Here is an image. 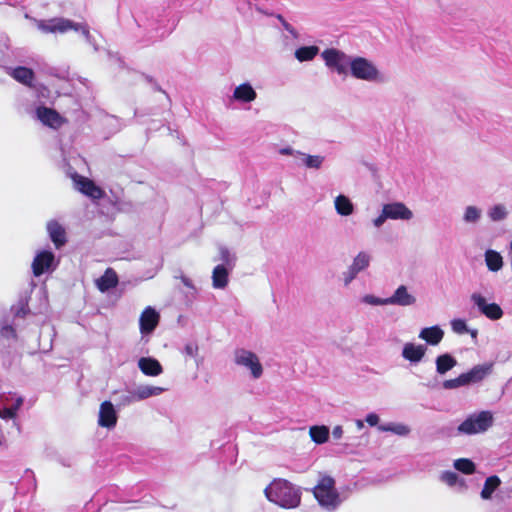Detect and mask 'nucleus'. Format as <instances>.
<instances>
[{
    "mask_svg": "<svg viewBox=\"0 0 512 512\" xmlns=\"http://www.w3.org/2000/svg\"><path fill=\"white\" fill-rule=\"evenodd\" d=\"M267 499L282 508L291 509L300 504L301 491L285 479H275L265 490Z\"/></svg>",
    "mask_w": 512,
    "mask_h": 512,
    "instance_id": "nucleus-1",
    "label": "nucleus"
},
{
    "mask_svg": "<svg viewBox=\"0 0 512 512\" xmlns=\"http://www.w3.org/2000/svg\"><path fill=\"white\" fill-rule=\"evenodd\" d=\"M38 27L45 33H66L69 30L80 31L86 41L94 47V50H98L86 24L76 23L66 18H52L47 21H41Z\"/></svg>",
    "mask_w": 512,
    "mask_h": 512,
    "instance_id": "nucleus-2",
    "label": "nucleus"
},
{
    "mask_svg": "<svg viewBox=\"0 0 512 512\" xmlns=\"http://www.w3.org/2000/svg\"><path fill=\"white\" fill-rule=\"evenodd\" d=\"M319 505L328 511H334L341 504L339 493L335 489V480L323 475L313 490Z\"/></svg>",
    "mask_w": 512,
    "mask_h": 512,
    "instance_id": "nucleus-3",
    "label": "nucleus"
},
{
    "mask_svg": "<svg viewBox=\"0 0 512 512\" xmlns=\"http://www.w3.org/2000/svg\"><path fill=\"white\" fill-rule=\"evenodd\" d=\"M349 72L352 77L367 82H379L382 75L377 66L369 59L361 56L352 57Z\"/></svg>",
    "mask_w": 512,
    "mask_h": 512,
    "instance_id": "nucleus-4",
    "label": "nucleus"
},
{
    "mask_svg": "<svg viewBox=\"0 0 512 512\" xmlns=\"http://www.w3.org/2000/svg\"><path fill=\"white\" fill-rule=\"evenodd\" d=\"M493 424V415L481 411L468 416L457 428L459 434L473 435L487 431Z\"/></svg>",
    "mask_w": 512,
    "mask_h": 512,
    "instance_id": "nucleus-5",
    "label": "nucleus"
},
{
    "mask_svg": "<svg viewBox=\"0 0 512 512\" xmlns=\"http://www.w3.org/2000/svg\"><path fill=\"white\" fill-rule=\"evenodd\" d=\"M413 218V212L402 202L387 203L382 206L381 213L373 219V226L377 229L388 220L409 221Z\"/></svg>",
    "mask_w": 512,
    "mask_h": 512,
    "instance_id": "nucleus-6",
    "label": "nucleus"
},
{
    "mask_svg": "<svg viewBox=\"0 0 512 512\" xmlns=\"http://www.w3.org/2000/svg\"><path fill=\"white\" fill-rule=\"evenodd\" d=\"M235 365L249 372L251 378L259 379L263 375V366L258 355L245 348H237L233 353Z\"/></svg>",
    "mask_w": 512,
    "mask_h": 512,
    "instance_id": "nucleus-7",
    "label": "nucleus"
},
{
    "mask_svg": "<svg viewBox=\"0 0 512 512\" xmlns=\"http://www.w3.org/2000/svg\"><path fill=\"white\" fill-rule=\"evenodd\" d=\"M321 57L325 65L332 71L339 75L348 74L352 57L345 52L336 48H328L321 53Z\"/></svg>",
    "mask_w": 512,
    "mask_h": 512,
    "instance_id": "nucleus-8",
    "label": "nucleus"
},
{
    "mask_svg": "<svg viewBox=\"0 0 512 512\" xmlns=\"http://www.w3.org/2000/svg\"><path fill=\"white\" fill-rule=\"evenodd\" d=\"M55 267V255L53 252L48 250L38 252L32 262V271L36 277H39L50 270H54Z\"/></svg>",
    "mask_w": 512,
    "mask_h": 512,
    "instance_id": "nucleus-9",
    "label": "nucleus"
},
{
    "mask_svg": "<svg viewBox=\"0 0 512 512\" xmlns=\"http://www.w3.org/2000/svg\"><path fill=\"white\" fill-rule=\"evenodd\" d=\"M471 301L481 314L491 320H498L503 316V310L497 303H487L486 299L479 293H473Z\"/></svg>",
    "mask_w": 512,
    "mask_h": 512,
    "instance_id": "nucleus-10",
    "label": "nucleus"
},
{
    "mask_svg": "<svg viewBox=\"0 0 512 512\" xmlns=\"http://www.w3.org/2000/svg\"><path fill=\"white\" fill-rule=\"evenodd\" d=\"M36 116L43 125L52 129H58L66 122L56 110L45 106L36 109Z\"/></svg>",
    "mask_w": 512,
    "mask_h": 512,
    "instance_id": "nucleus-11",
    "label": "nucleus"
},
{
    "mask_svg": "<svg viewBox=\"0 0 512 512\" xmlns=\"http://www.w3.org/2000/svg\"><path fill=\"white\" fill-rule=\"evenodd\" d=\"M117 420L118 415L112 402H102L99 409L98 425L103 428L112 429L116 426Z\"/></svg>",
    "mask_w": 512,
    "mask_h": 512,
    "instance_id": "nucleus-12",
    "label": "nucleus"
},
{
    "mask_svg": "<svg viewBox=\"0 0 512 512\" xmlns=\"http://www.w3.org/2000/svg\"><path fill=\"white\" fill-rule=\"evenodd\" d=\"M417 299L411 294L405 285H400L393 292V294L387 297L388 305L408 307L415 305Z\"/></svg>",
    "mask_w": 512,
    "mask_h": 512,
    "instance_id": "nucleus-13",
    "label": "nucleus"
},
{
    "mask_svg": "<svg viewBox=\"0 0 512 512\" xmlns=\"http://www.w3.org/2000/svg\"><path fill=\"white\" fill-rule=\"evenodd\" d=\"M73 180L76 189L82 194L92 199H100L103 197L102 189L96 186L92 180L77 174L74 176Z\"/></svg>",
    "mask_w": 512,
    "mask_h": 512,
    "instance_id": "nucleus-14",
    "label": "nucleus"
},
{
    "mask_svg": "<svg viewBox=\"0 0 512 512\" xmlns=\"http://www.w3.org/2000/svg\"><path fill=\"white\" fill-rule=\"evenodd\" d=\"M493 364L484 363L474 366L471 370L466 373H462L466 382V385L479 383L484 380L488 375L492 373Z\"/></svg>",
    "mask_w": 512,
    "mask_h": 512,
    "instance_id": "nucleus-15",
    "label": "nucleus"
},
{
    "mask_svg": "<svg viewBox=\"0 0 512 512\" xmlns=\"http://www.w3.org/2000/svg\"><path fill=\"white\" fill-rule=\"evenodd\" d=\"M159 322V314L158 312L148 306L144 309L142 312L140 319H139V325H140V331L142 334H149L151 333Z\"/></svg>",
    "mask_w": 512,
    "mask_h": 512,
    "instance_id": "nucleus-16",
    "label": "nucleus"
},
{
    "mask_svg": "<svg viewBox=\"0 0 512 512\" xmlns=\"http://www.w3.org/2000/svg\"><path fill=\"white\" fill-rule=\"evenodd\" d=\"M426 350L427 348L424 345L406 343L403 346L401 355L405 360H408L411 363H418L423 359Z\"/></svg>",
    "mask_w": 512,
    "mask_h": 512,
    "instance_id": "nucleus-17",
    "label": "nucleus"
},
{
    "mask_svg": "<svg viewBox=\"0 0 512 512\" xmlns=\"http://www.w3.org/2000/svg\"><path fill=\"white\" fill-rule=\"evenodd\" d=\"M6 72L13 77L19 83H22L27 86H32V82L34 80V72L32 69L18 66L16 68L5 67Z\"/></svg>",
    "mask_w": 512,
    "mask_h": 512,
    "instance_id": "nucleus-18",
    "label": "nucleus"
},
{
    "mask_svg": "<svg viewBox=\"0 0 512 512\" xmlns=\"http://www.w3.org/2000/svg\"><path fill=\"white\" fill-rule=\"evenodd\" d=\"M138 367L147 376H158L163 372L160 362L152 357H141L138 360Z\"/></svg>",
    "mask_w": 512,
    "mask_h": 512,
    "instance_id": "nucleus-19",
    "label": "nucleus"
},
{
    "mask_svg": "<svg viewBox=\"0 0 512 512\" xmlns=\"http://www.w3.org/2000/svg\"><path fill=\"white\" fill-rule=\"evenodd\" d=\"M47 231L56 248H60L66 243L65 229L57 221H49L47 223Z\"/></svg>",
    "mask_w": 512,
    "mask_h": 512,
    "instance_id": "nucleus-20",
    "label": "nucleus"
},
{
    "mask_svg": "<svg viewBox=\"0 0 512 512\" xmlns=\"http://www.w3.org/2000/svg\"><path fill=\"white\" fill-rule=\"evenodd\" d=\"M443 337L444 331L438 325L423 328L419 333V338L432 346L438 345Z\"/></svg>",
    "mask_w": 512,
    "mask_h": 512,
    "instance_id": "nucleus-21",
    "label": "nucleus"
},
{
    "mask_svg": "<svg viewBox=\"0 0 512 512\" xmlns=\"http://www.w3.org/2000/svg\"><path fill=\"white\" fill-rule=\"evenodd\" d=\"M257 97V93L248 82L242 83L234 89L233 98L236 101L243 103H250Z\"/></svg>",
    "mask_w": 512,
    "mask_h": 512,
    "instance_id": "nucleus-22",
    "label": "nucleus"
},
{
    "mask_svg": "<svg viewBox=\"0 0 512 512\" xmlns=\"http://www.w3.org/2000/svg\"><path fill=\"white\" fill-rule=\"evenodd\" d=\"M118 284V276L112 268H107L104 274L96 280V287L101 292H107Z\"/></svg>",
    "mask_w": 512,
    "mask_h": 512,
    "instance_id": "nucleus-23",
    "label": "nucleus"
},
{
    "mask_svg": "<svg viewBox=\"0 0 512 512\" xmlns=\"http://www.w3.org/2000/svg\"><path fill=\"white\" fill-rule=\"evenodd\" d=\"M232 271L224 264L217 265L212 272V285L215 289H224L228 285L229 273Z\"/></svg>",
    "mask_w": 512,
    "mask_h": 512,
    "instance_id": "nucleus-24",
    "label": "nucleus"
},
{
    "mask_svg": "<svg viewBox=\"0 0 512 512\" xmlns=\"http://www.w3.org/2000/svg\"><path fill=\"white\" fill-rule=\"evenodd\" d=\"M334 207L337 214L341 216H350L354 212V204L349 197L340 194L334 200Z\"/></svg>",
    "mask_w": 512,
    "mask_h": 512,
    "instance_id": "nucleus-25",
    "label": "nucleus"
},
{
    "mask_svg": "<svg viewBox=\"0 0 512 512\" xmlns=\"http://www.w3.org/2000/svg\"><path fill=\"white\" fill-rule=\"evenodd\" d=\"M484 258L489 271L497 272L503 267V257L493 249L486 250Z\"/></svg>",
    "mask_w": 512,
    "mask_h": 512,
    "instance_id": "nucleus-26",
    "label": "nucleus"
},
{
    "mask_svg": "<svg viewBox=\"0 0 512 512\" xmlns=\"http://www.w3.org/2000/svg\"><path fill=\"white\" fill-rule=\"evenodd\" d=\"M435 363H436V371L440 375H444L445 373H447L449 370H451L452 368H454L457 365L456 359L448 353L439 355L436 358Z\"/></svg>",
    "mask_w": 512,
    "mask_h": 512,
    "instance_id": "nucleus-27",
    "label": "nucleus"
},
{
    "mask_svg": "<svg viewBox=\"0 0 512 512\" xmlns=\"http://www.w3.org/2000/svg\"><path fill=\"white\" fill-rule=\"evenodd\" d=\"M320 49L316 45L302 46L295 50V58L299 62H306L313 60L319 53Z\"/></svg>",
    "mask_w": 512,
    "mask_h": 512,
    "instance_id": "nucleus-28",
    "label": "nucleus"
},
{
    "mask_svg": "<svg viewBox=\"0 0 512 512\" xmlns=\"http://www.w3.org/2000/svg\"><path fill=\"white\" fill-rule=\"evenodd\" d=\"M138 401L147 399L152 396H158L163 393L164 389L159 386L141 385L134 389Z\"/></svg>",
    "mask_w": 512,
    "mask_h": 512,
    "instance_id": "nucleus-29",
    "label": "nucleus"
},
{
    "mask_svg": "<svg viewBox=\"0 0 512 512\" xmlns=\"http://www.w3.org/2000/svg\"><path fill=\"white\" fill-rule=\"evenodd\" d=\"M501 480L497 475L489 476L484 483L481 491V498L488 500L491 498L494 491L500 486Z\"/></svg>",
    "mask_w": 512,
    "mask_h": 512,
    "instance_id": "nucleus-30",
    "label": "nucleus"
},
{
    "mask_svg": "<svg viewBox=\"0 0 512 512\" xmlns=\"http://www.w3.org/2000/svg\"><path fill=\"white\" fill-rule=\"evenodd\" d=\"M378 429L382 432H392L399 436H407L410 433L409 426L403 423H386L378 426Z\"/></svg>",
    "mask_w": 512,
    "mask_h": 512,
    "instance_id": "nucleus-31",
    "label": "nucleus"
},
{
    "mask_svg": "<svg viewBox=\"0 0 512 512\" xmlns=\"http://www.w3.org/2000/svg\"><path fill=\"white\" fill-rule=\"evenodd\" d=\"M440 480L450 487L458 485L462 489H466L465 479L460 478L456 472L444 471L440 475Z\"/></svg>",
    "mask_w": 512,
    "mask_h": 512,
    "instance_id": "nucleus-32",
    "label": "nucleus"
},
{
    "mask_svg": "<svg viewBox=\"0 0 512 512\" xmlns=\"http://www.w3.org/2000/svg\"><path fill=\"white\" fill-rule=\"evenodd\" d=\"M309 434L313 442L316 444H323L328 440L329 429L324 425L312 426L310 427Z\"/></svg>",
    "mask_w": 512,
    "mask_h": 512,
    "instance_id": "nucleus-33",
    "label": "nucleus"
},
{
    "mask_svg": "<svg viewBox=\"0 0 512 512\" xmlns=\"http://www.w3.org/2000/svg\"><path fill=\"white\" fill-rule=\"evenodd\" d=\"M482 216V210L474 205L465 207L463 213V222L466 224H477Z\"/></svg>",
    "mask_w": 512,
    "mask_h": 512,
    "instance_id": "nucleus-34",
    "label": "nucleus"
},
{
    "mask_svg": "<svg viewBox=\"0 0 512 512\" xmlns=\"http://www.w3.org/2000/svg\"><path fill=\"white\" fill-rule=\"evenodd\" d=\"M302 164L309 169H320L325 161V157L321 155H309L301 152Z\"/></svg>",
    "mask_w": 512,
    "mask_h": 512,
    "instance_id": "nucleus-35",
    "label": "nucleus"
},
{
    "mask_svg": "<svg viewBox=\"0 0 512 512\" xmlns=\"http://www.w3.org/2000/svg\"><path fill=\"white\" fill-rule=\"evenodd\" d=\"M219 261L224 264L226 268L233 270L236 265L237 257L227 247L219 246Z\"/></svg>",
    "mask_w": 512,
    "mask_h": 512,
    "instance_id": "nucleus-36",
    "label": "nucleus"
},
{
    "mask_svg": "<svg viewBox=\"0 0 512 512\" xmlns=\"http://www.w3.org/2000/svg\"><path fill=\"white\" fill-rule=\"evenodd\" d=\"M371 256L365 251L359 252L350 265L356 272L360 273L370 265Z\"/></svg>",
    "mask_w": 512,
    "mask_h": 512,
    "instance_id": "nucleus-37",
    "label": "nucleus"
},
{
    "mask_svg": "<svg viewBox=\"0 0 512 512\" xmlns=\"http://www.w3.org/2000/svg\"><path fill=\"white\" fill-rule=\"evenodd\" d=\"M488 216L493 222H499L507 218L508 210L504 204H496L488 210Z\"/></svg>",
    "mask_w": 512,
    "mask_h": 512,
    "instance_id": "nucleus-38",
    "label": "nucleus"
},
{
    "mask_svg": "<svg viewBox=\"0 0 512 512\" xmlns=\"http://www.w3.org/2000/svg\"><path fill=\"white\" fill-rule=\"evenodd\" d=\"M454 468L464 474L470 475L475 471V464L468 458H460L454 461Z\"/></svg>",
    "mask_w": 512,
    "mask_h": 512,
    "instance_id": "nucleus-39",
    "label": "nucleus"
},
{
    "mask_svg": "<svg viewBox=\"0 0 512 512\" xmlns=\"http://www.w3.org/2000/svg\"><path fill=\"white\" fill-rule=\"evenodd\" d=\"M199 346L196 342H188L185 344L182 353L195 359L196 366L198 367L201 363V359L198 358Z\"/></svg>",
    "mask_w": 512,
    "mask_h": 512,
    "instance_id": "nucleus-40",
    "label": "nucleus"
},
{
    "mask_svg": "<svg viewBox=\"0 0 512 512\" xmlns=\"http://www.w3.org/2000/svg\"><path fill=\"white\" fill-rule=\"evenodd\" d=\"M461 386H467L463 374H460L457 378L445 380L443 382V388L451 390Z\"/></svg>",
    "mask_w": 512,
    "mask_h": 512,
    "instance_id": "nucleus-41",
    "label": "nucleus"
},
{
    "mask_svg": "<svg viewBox=\"0 0 512 512\" xmlns=\"http://www.w3.org/2000/svg\"><path fill=\"white\" fill-rule=\"evenodd\" d=\"M386 301H387V298H380V297H376L371 294H367V295L363 296V298H362V302L369 304V305H373V306L388 305V303Z\"/></svg>",
    "mask_w": 512,
    "mask_h": 512,
    "instance_id": "nucleus-42",
    "label": "nucleus"
},
{
    "mask_svg": "<svg viewBox=\"0 0 512 512\" xmlns=\"http://www.w3.org/2000/svg\"><path fill=\"white\" fill-rule=\"evenodd\" d=\"M452 330L457 334L468 333L469 328L463 319H454L451 321Z\"/></svg>",
    "mask_w": 512,
    "mask_h": 512,
    "instance_id": "nucleus-43",
    "label": "nucleus"
},
{
    "mask_svg": "<svg viewBox=\"0 0 512 512\" xmlns=\"http://www.w3.org/2000/svg\"><path fill=\"white\" fill-rule=\"evenodd\" d=\"M137 401L138 399L136 397L134 390H130L127 391L126 393H123L119 398V404L122 406H127Z\"/></svg>",
    "mask_w": 512,
    "mask_h": 512,
    "instance_id": "nucleus-44",
    "label": "nucleus"
},
{
    "mask_svg": "<svg viewBox=\"0 0 512 512\" xmlns=\"http://www.w3.org/2000/svg\"><path fill=\"white\" fill-rule=\"evenodd\" d=\"M343 283L345 286H348L358 275V272L354 270L351 266L348 267L347 271L343 272Z\"/></svg>",
    "mask_w": 512,
    "mask_h": 512,
    "instance_id": "nucleus-45",
    "label": "nucleus"
},
{
    "mask_svg": "<svg viewBox=\"0 0 512 512\" xmlns=\"http://www.w3.org/2000/svg\"><path fill=\"white\" fill-rule=\"evenodd\" d=\"M16 415L17 414L12 410L11 407H5L0 410V418L5 420L14 419Z\"/></svg>",
    "mask_w": 512,
    "mask_h": 512,
    "instance_id": "nucleus-46",
    "label": "nucleus"
},
{
    "mask_svg": "<svg viewBox=\"0 0 512 512\" xmlns=\"http://www.w3.org/2000/svg\"><path fill=\"white\" fill-rule=\"evenodd\" d=\"M8 40L5 36H0V63L3 61L8 49Z\"/></svg>",
    "mask_w": 512,
    "mask_h": 512,
    "instance_id": "nucleus-47",
    "label": "nucleus"
},
{
    "mask_svg": "<svg viewBox=\"0 0 512 512\" xmlns=\"http://www.w3.org/2000/svg\"><path fill=\"white\" fill-rule=\"evenodd\" d=\"M1 334H2V336L6 337V338H15L16 337L15 329L10 325L3 326L2 330H1Z\"/></svg>",
    "mask_w": 512,
    "mask_h": 512,
    "instance_id": "nucleus-48",
    "label": "nucleus"
},
{
    "mask_svg": "<svg viewBox=\"0 0 512 512\" xmlns=\"http://www.w3.org/2000/svg\"><path fill=\"white\" fill-rule=\"evenodd\" d=\"M278 18H279V20L281 21V23H282V25H283L284 29H285L287 32H289V33H290L294 38H296V37L298 36V34H297L296 30H295V29H294V28H293V27H292L288 22H286V21L284 20V18H283L281 15H279V16H278Z\"/></svg>",
    "mask_w": 512,
    "mask_h": 512,
    "instance_id": "nucleus-49",
    "label": "nucleus"
},
{
    "mask_svg": "<svg viewBox=\"0 0 512 512\" xmlns=\"http://www.w3.org/2000/svg\"><path fill=\"white\" fill-rule=\"evenodd\" d=\"M279 153L281 155H291V156H294V157H300L301 155V151H298V150H294L293 148L291 147H284V148H281L279 150Z\"/></svg>",
    "mask_w": 512,
    "mask_h": 512,
    "instance_id": "nucleus-50",
    "label": "nucleus"
},
{
    "mask_svg": "<svg viewBox=\"0 0 512 512\" xmlns=\"http://www.w3.org/2000/svg\"><path fill=\"white\" fill-rule=\"evenodd\" d=\"M365 421L370 426H376L379 422V416L376 413H369L366 415Z\"/></svg>",
    "mask_w": 512,
    "mask_h": 512,
    "instance_id": "nucleus-51",
    "label": "nucleus"
},
{
    "mask_svg": "<svg viewBox=\"0 0 512 512\" xmlns=\"http://www.w3.org/2000/svg\"><path fill=\"white\" fill-rule=\"evenodd\" d=\"M343 435V429L341 426H335L332 430V436L335 438V439H340Z\"/></svg>",
    "mask_w": 512,
    "mask_h": 512,
    "instance_id": "nucleus-52",
    "label": "nucleus"
},
{
    "mask_svg": "<svg viewBox=\"0 0 512 512\" xmlns=\"http://www.w3.org/2000/svg\"><path fill=\"white\" fill-rule=\"evenodd\" d=\"M23 398L22 397H18L15 401V403L13 404V406H11L12 410L17 414V411L20 409V407L22 406L23 404Z\"/></svg>",
    "mask_w": 512,
    "mask_h": 512,
    "instance_id": "nucleus-53",
    "label": "nucleus"
},
{
    "mask_svg": "<svg viewBox=\"0 0 512 512\" xmlns=\"http://www.w3.org/2000/svg\"><path fill=\"white\" fill-rule=\"evenodd\" d=\"M181 280L186 287L195 290V287L189 278H187L186 276H181Z\"/></svg>",
    "mask_w": 512,
    "mask_h": 512,
    "instance_id": "nucleus-54",
    "label": "nucleus"
},
{
    "mask_svg": "<svg viewBox=\"0 0 512 512\" xmlns=\"http://www.w3.org/2000/svg\"><path fill=\"white\" fill-rule=\"evenodd\" d=\"M468 333H470V335H471V337H472V338H474V339H476V338H477V334H478V332H477V330H476V329H473V330H470V329H469Z\"/></svg>",
    "mask_w": 512,
    "mask_h": 512,
    "instance_id": "nucleus-55",
    "label": "nucleus"
},
{
    "mask_svg": "<svg viewBox=\"0 0 512 512\" xmlns=\"http://www.w3.org/2000/svg\"><path fill=\"white\" fill-rule=\"evenodd\" d=\"M356 425L358 429H362L364 427V423L362 420H356Z\"/></svg>",
    "mask_w": 512,
    "mask_h": 512,
    "instance_id": "nucleus-56",
    "label": "nucleus"
},
{
    "mask_svg": "<svg viewBox=\"0 0 512 512\" xmlns=\"http://www.w3.org/2000/svg\"><path fill=\"white\" fill-rule=\"evenodd\" d=\"M155 89L158 91H162L161 88L155 83Z\"/></svg>",
    "mask_w": 512,
    "mask_h": 512,
    "instance_id": "nucleus-57",
    "label": "nucleus"
}]
</instances>
